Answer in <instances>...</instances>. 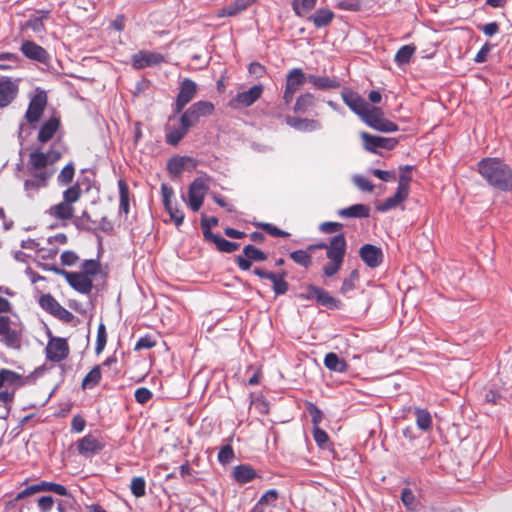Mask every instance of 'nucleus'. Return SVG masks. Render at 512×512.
Returning <instances> with one entry per match:
<instances>
[{
    "label": "nucleus",
    "instance_id": "1",
    "mask_svg": "<svg viewBox=\"0 0 512 512\" xmlns=\"http://www.w3.org/2000/svg\"><path fill=\"white\" fill-rule=\"evenodd\" d=\"M60 158L61 152L54 146L47 150L42 146L32 149L28 156L24 181V190L29 197H34L41 189L48 186Z\"/></svg>",
    "mask_w": 512,
    "mask_h": 512
},
{
    "label": "nucleus",
    "instance_id": "2",
    "mask_svg": "<svg viewBox=\"0 0 512 512\" xmlns=\"http://www.w3.org/2000/svg\"><path fill=\"white\" fill-rule=\"evenodd\" d=\"M478 172L490 186L502 191L512 190V170L501 159H482L478 163Z\"/></svg>",
    "mask_w": 512,
    "mask_h": 512
},
{
    "label": "nucleus",
    "instance_id": "3",
    "mask_svg": "<svg viewBox=\"0 0 512 512\" xmlns=\"http://www.w3.org/2000/svg\"><path fill=\"white\" fill-rule=\"evenodd\" d=\"M346 253V240L344 234L334 236L327 245L326 256L329 262L324 266L326 276L335 275L342 267Z\"/></svg>",
    "mask_w": 512,
    "mask_h": 512
},
{
    "label": "nucleus",
    "instance_id": "4",
    "mask_svg": "<svg viewBox=\"0 0 512 512\" xmlns=\"http://www.w3.org/2000/svg\"><path fill=\"white\" fill-rule=\"evenodd\" d=\"M81 189L73 185L63 192V200L49 208L48 214L58 220L67 221L74 215L73 204L80 199Z\"/></svg>",
    "mask_w": 512,
    "mask_h": 512
},
{
    "label": "nucleus",
    "instance_id": "5",
    "mask_svg": "<svg viewBox=\"0 0 512 512\" xmlns=\"http://www.w3.org/2000/svg\"><path fill=\"white\" fill-rule=\"evenodd\" d=\"M360 118L368 126L380 132L389 133L398 130V126L386 119L382 109L379 107L368 105Z\"/></svg>",
    "mask_w": 512,
    "mask_h": 512
},
{
    "label": "nucleus",
    "instance_id": "6",
    "mask_svg": "<svg viewBox=\"0 0 512 512\" xmlns=\"http://www.w3.org/2000/svg\"><path fill=\"white\" fill-rule=\"evenodd\" d=\"M209 185L207 179L204 177L196 178L188 188L187 198L182 195V199L187 203L192 211H198L205 199L208 192Z\"/></svg>",
    "mask_w": 512,
    "mask_h": 512
},
{
    "label": "nucleus",
    "instance_id": "7",
    "mask_svg": "<svg viewBox=\"0 0 512 512\" xmlns=\"http://www.w3.org/2000/svg\"><path fill=\"white\" fill-rule=\"evenodd\" d=\"M214 105L209 101H198L192 104L181 116L180 122L186 123L190 128L195 126L201 117L210 116L214 112Z\"/></svg>",
    "mask_w": 512,
    "mask_h": 512
},
{
    "label": "nucleus",
    "instance_id": "8",
    "mask_svg": "<svg viewBox=\"0 0 512 512\" xmlns=\"http://www.w3.org/2000/svg\"><path fill=\"white\" fill-rule=\"evenodd\" d=\"M307 81V76L299 68L292 69L286 80V87L283 99L286 104H289L294 97L295 92Z\"/></svg>",
    "mask_w": 512,
    "mask_h": 512
},
{
    "label": "nucleus",
    "instance_id": "9",
    "mask_svg": "<svg viewBox=\"0 0 512 512\" xmlns=\"http://www.w3.org/2000/svg\"><path fill=\"white\" fill-rule=\"evenodd\" d=\"M262 85H255L247 91L238 93L229 103L234 109L249 107L255 103L263 93Z\"/></svg>",
    "mask_w": 512,
    "mask_h": 512
},
{
    "label": "nucleus",
    "instance_id": "10",
    "mask_svg": "<svg viewBox=\"0 0 512 512\" xmlns=\"http://www.w3.org/2000/svg\"><path fill=\"white\" fill-rule=\"evenodd\" d=\"M165 62L163 55L152 51H139L132 56V65L135 69H143L160 65Z\"/></svg>",
    "mask_w": 512,
    "mask_h": 512
},
{
    "label": "nucleus",
    "instance_id": "11",
    "mask_svg": "<svg viewBox=\"0 0 512 512\" xmlns=\"http://www.w3.org/2000/svg\"><path fill=\"white\" fill-rule=\"evenodd\" d=\"M360 136L364 142V148L367 151L374 153L377 152L378 148L390 150L393 149L397 144V140L394 138L373 136L366 132H362Z\"/></svg>",
    "mask_w": 512,
    "mask_h": 512
},
{
    "label": "nucleus",
    "instance_id": "12",
    "mask_svg": "<svg viewBox=\"0 0 512 512\" xmlns=\"http://www.w3.org/2000/svg\"><path fill=\"white\" fill-rule=\"evenodd\" d=\"M196 92V83L190 79H184L180 85V91L176 99L175 112H181L182 109L195 97Z\"/></svg>",
    "mask_w": 512,
    "mask_h": 512
},
{
    "label": "nucleus",
    "instance_id": "13",
    "mask_svg": "<svg viewBox=\"0 0 512 512\" xmlns=\"http://www.w3.org/2000/svg\"><path fill=\"white\" fill-rule=\"evenodd\" d=\"M175 120L174 117L169 118V123L166 126V142L170 145H177L188 133L190 127L183 122H180V118L178 119L177 124H172Z\"/></svg>",
    "mask_w": 512,
    "mask_h": 512
},
{
    "label": "nucleus",
    "instance_id": "14",
    "mask_svg": "<svg viewBox=\"0 0 512 512\" xmlns=\"http://www.w3.org/2000/svg\"><path fill=\"white\" fill-rule=\"evenodd\" d=\"M69 347L65 339L52 338L46 347V356L49 360L59 362L68 356Z\"/></svg>",
    "mask_w": 512,
    "mask_h": 512
},
{
    "label": "nucleus",
    "instance_id": "15",
    "mask_svg": "<svg viewBox=\"0 0 512 512\" xmlns=\"http://www.w3.org/2000/svg\"><path fill=\"white\" fill-rule=\"evenodd\" d=\"M67 282L78 292L87 294L92 289V280L84 273L62 271Z\"/></svg>",
    "mask_w": 512,
    "mask_h": 512
},
{
    "label": "nucleus",
    "instance_id": "16",
    "mask_svg": "<svg viewBox=\"0 0 512 512\" xmlns=\"http://www.w3.org/2000/svg\"><path fill=\"white\" fill-rule=\"evenodd\" d=\"M341 97L344 103L359 117L364 114L369 105L358 93L350 89H344L341 92Z\"/></svg>",
    "mask_w": 512,
    "mask_h": 512
},
{
    "label": "nucleus",
    "instance_id": "17",
    "mask_svg": "<svg viewBox=\"0 0 512 512\" xmlns=\"http://www.w3.org/2000/svg\"><path fill=\"white\" fill-rule=\"evenodd\" d=\"M30 379L31 376H22L8 369L0 370V388L13 387L14 389H18L29 383Z\"/></svg>",
    "mask_w": 512,
    "mask_h": 512
},
{
    "label": "nucleus",
    "instance_id": "18",
    "mask_svg": "<svg viewBox=\"0 0 512 512\" xmlns=\"http://www.w3.org/2000/svg\"><path fill=\"white\" fill-rule=\"evenodd\" d=\"M359 253L363 262L371 268L378 267L383 259L381 249L371 244L362 246Z\"/></svg>",
    "mask_w": 512,
    "mask_h": 512
},
{
    "label": "nucleus",
    "instance_id": "19",
    "mask_svg": "<svg viewBox=\"0 0 512 512\" xmlns=\"http://www.w3.org/2000/svg\"><path fill=\"white\" fill-rule=\"evenodd\" d=\"M46 100V95L43 93H39L31 99L26 112V119L29 122H36L39 120L46 106Z\"/></svg>",
    "mask_w": 512,
    "mask_h": 512
},
{
    "label": "nucleus",
    "instance_id": "20",
    "mask_svg": "<svg viewBox=\"0 0 512 512\" xmlns=\"http://www.w3.org/2000/svg\"><path fill=\"white\" fill-rule=\"evenodd\" d=\"M21 52L29 59L46 62L48 60V53L44 48L36 44L35 42L26 40L21 45Z\"/></svg>",
    "mask_w": 512,
    "mask_h": 512
},
{
    "label": "nucleus",
    "instance_id": "21",
    "mask_svg": "<svg viewBox=\"0 0 512 512\" xmlns=\"http://www.w3.org/2000/svg\"><path fill=\"white\" fill-rule=\"evenodd\" d=\"M102 448V443L92 435H86L79 441L78 444L79 453L85 457L93 456L94 454L101 451Z\"/></svg>",
    "mask_w": 512,
    "mask_h": 512
},
{
    "label": "nucleus",
    "instance_id": "22",
    "mask_svg": "<svg viewBox=\"0 0 512 512\" xmlns=\"http://www.w3.org/2000/svg\"><path fill=\"white\" fill-rule=\"evenodd\" d=\"M18 86L9 79L0 80V107L8 106L15 98Z\"/></svg>",
    "mask_w": 512,
    "mask_h": 512
},
{
    "label": "nucleus",
    "instance_id": "23",
    "mask_svg": "<svg viewBox=\"0 0 512 512\" xmlns=\"http://www.w3.org/2000/svg\"><path fill=\"white\" fill-rule=\"evenodd\" d=\"M255 0H235L228 6L220 9L216 16L217 17H232L236 16L240 12L246 10L248 7H250Z\"/></svg>",
    "mask_w": 512,
    "mask_h": 512
},
{
    "label": "nucleus",
    "instance_id": "24",
    "mask_svg": "<svg viewBox=\"0 0 512 512\" xmlns=\"http://www.w3.org/2000/svg\"><path fill=\"white\" fill-rule=\"evenodd\" d=\"M233 477L239 484H246L260 476L250 465L241 464L234 467Z\"/></svg>",
    "mask_w": 512,
    "mask_h": 512
},
{
    "label": "nucleus",
    "instance_id": "25",
    "mask_svg": "<svg viewBox=\"0 0 512 512\" xmlns=\"http://www.w3.org/2000/svg\"><path fill=\"white\" fill-rule=\"evenodd\" d=\"M408 195L409 193L397 188V191L393 196L387 198L385 201L377 205V210L380 212H386L395 209L407 199Z\"/></svg>",
    "mask_w": 512,
    "mask_h": 512
},
{
    "label": "nucleus",
    "instance_id": "26",
    "mask_svg": "<svg viewBox=\"0 0 512 512\" xmlns=\"http://www.w3.org/2000/svg\"><path fill=\"white\" fill-rule=\"evenodd\" d=\"M307 81L319 90H328L340 87L339 81L327 76H316L314 74L307 75Z\"/></svg>",
    "mask_w": 512,
    "mask_h": 512
},
{
    "label": "nucleus",
    "instance_id": "27",
    "mask_svg": "<svg viewBox=\"0 0 512 512\" xmlns=\"http://www.w3.org/2000/svg\"><path fill=\"white\" fill-rule=\"evenodd\" d=\"M306 298H316L319 303L327 307H336L337 301L321 288L310 286L307 289Z\"/></svg>",
    "mask_w": 512,
    "mask_h": 512
},
{
    "label": "nucleus",
    "instance_id": "28",
    "mask_svg": "<svg viewBox=\"0 0 512 512\" xmlns=\"http://www.w3.org/2000/svg\"><path fill=\"white\" fill-rule=\"evenodd\" d=\"M58 128L59 120L57 118L49 119L42 125L38 134V141L42 144L47 143L53 138Z\"/></svg>",
    "mask_w": 512,
    "mask_h": 512
},
{
    "label": "nucleus",
    "instance_id": "29",
    "mask_svg": "<svg viewBox=\"0 0 512 512\" xmlns=\"http://www.w3.org/2000/svg\"><path fill=\"white\" fill-rule=\"evenodd\" d=\"M188 166H195L193 159L189 157H175L168 162V170L173 175L181 174Z\"/></svg>",
    "mask_w": 512,
    "mask_h": 512
},
{
    "label": "nucleus",
    "instance_id": "30",
    "mask_svg": "<svg viewBox=\"0 0 512 512\" xmlns=\"http://www.w3.org/2000/svg\"><path fill=\"white\" fill-rule=\"evenodd\" d=\"M324 365L327 369L340 373L346 372L348 369L347 363L333 352L326 354L324 358Z\"/></svg>",
    "mask_w": 512,
    "mask_h": 512
},
{
    "label": "nucleus",
    "instance_id": "31",
    "mask_svg": "<svg viewBox=\"0 0 512 512\" xmlns=\"http://www.w3.org/2000/svg\"><path fill=\"white\" fill-rule=\"evenodd\" d=\"M334 18V13L326 8L318 9L313 15L309 17V20L317 27H324L329 25Z\"/></svg>",
    "mask_w": 512,
    "mask_h": 512
},
{
    "label": "nucleus",
    "instance_id": "32",
    "mask_svg": "<svg viewBox=\"0 0 512 512\" xmlns=\"http://www.w3.org/2000/svg\"><path fill=\"white\" fill-rule=\"evenodd\" d=\"M370 208L364 204H355L350 207L341 209L338 214L341 217H358L365 218L369 216Z\"/></svg>",
    "mask_w": 512,
    "mask_h": 512
},
{
    "label": "nucleus",
    "instance_id": "33",
    "mask_svg": "<svg viewBox=\"0 0 512 512\" xmlns=\"http://www.w3.org/2000/svg\"><path fill=\"white\" fill-rule=\"evenodd\" d=\"M414 414L418 428L423 431H428L432 425V417L430 413L425 409L416 408Z\"/></svg>",
    "mask_w": 512,
    "mask_h": 512
},
{
    "label": "nucleus",
    "instance_id": "34",
    "mask_svg": "<svg viewBox=\"0 0 512 512\" xmlns=\"http://www.w3.org/2000/svg\"><path fill=\"white\" fill-rule=\"evenodd\" d=\"M315 105V97L311 93H305L300 95L295 103V111L304 113L309 108L313 107Z\"/></svg>",
    "mask_w": 512,
    "mask_h": 512
},
{
    "label": "nucleus",
    "instance_id": "35",
    "mask_svg": "<svg viewBox=\"0 0 512 512\" xmlns=\"http://www.w3.org/2000/svg\"><path fill=\"white\" fill-rule=\"evenodd\" d=\"M288 124L301 131H312L319 128V123L315 120L308 119H289Z\"/></svg>",
    "mask_w": 512,
    "mask_h": 512
},
{
    "label": "nucleus",
    "instance_id": "36",
    "mask_svg": "<svg viewBox=\"0 0 512 512\" xmlns=\"http://www.w3.org/2000/svg\"><path fill=\"white\" fill-rule=\"evenodd\" d=\"M316 2L317 0H294L292 8L297 16H303L315 7Z\"/></svg>",
    "mask_w": 512,
    "mask_h": 512
},
{
    "label": "nucleus",
    "instance_id": "37",
    "mask_svg": "<svg viewBox=\"0 0 512 512\" xmlns=\"http://www.w3.org/2000/svg\"><path fill=\"white\" fill-rule=\"evenodd\" d=\"M40 306L49 312L51 315H55L59 307L61 306L57 300L50 294L42 295L39 299Z\"/></svg>",
    "mask_w": 512,
    "mask_h": 512
},
{
    "label": "nucleus",
    "instance_id": "38",
    "mask_svg": "<svg viewBox=\"0 0 512 512\" xmlns=\"http://www.w3.org/2000/svg\"><path fill=\"white\" fill-rule=\"evenodd\" d=\"M101 380V370L100 366H95L83 379L82 387L86 388H94Z\"/></svg>",
    "mask_w": 512,
    "mask_h": 512
},
{
    "label": "nucleus",
    "instance_id": "39",
    "mask_svg": "<svg viewBox=\"0 0 512 512\" xmlns=\"http://www.w3.org/2000/svg\"><path fill=\"white\" fill-rule=\"evenodd\" d=\"M278 498V492L275 489L268 490L261 496L254 507L255 511L263 512V506L272 505Z\"/></svg>",
    "mask_w": 512,
    "mask_h": 512
},
{
    "label": "nucleus",
    "instance_id": "40",
    "mask_svg": "<svg viewBox=\"0 0 512 512\" xmlns=\"http://www.w3.org/2000/svg\"><path fill=\"white\" fill-rule=\"evenodd\" d=\"M37 485L39 492L49 491L61 496L68 495L67 489L61 484L43 481Z\"/></svg>",
    "mask_w": 512,
    "mask_h": 512
},
{
    "label": "nucleus",
    "instance_id": "41",
    "mask_svg": "<svg viewBox=\"0 0 512 512\" xmlns=\"http://www.w3.org/2000/svg\"><path fill=\"white\" fill-rule=\"evenodd\" d=\"M415 53V47L412 45H405L401 47L395 55V61L397 64L402 65L410 61L411 57Z\"/></svg>",
    "mask_w": 512,
    "mask_h": 512
},
{
    "label": "nucleus",
    "instance_id": "42",
    "mask_svg": "<svg viewBox=\"0 0 512 512\" xmlns=\"http://www.w3.org/2000/svg\"><path fill=\"white\" fill-rule=\"evenodd\" d=\"M119 196H120V209L126 214L129 212V189L125 181H118Z\"/></svg>",
    "mask_w": 512,
    "mask_h": 512
},
{
    "label": "nucleus",
    "instance_id": "43",
    "mask_svg": "<svg viewBox=\"0 0 512 512\" xmlns=\"http://www.w3.org/2000/svg\"><path fill=\"white\" fill-rule=\"evenodd\" d=\"M310 251L308 249L306 251L304 250H297L290 254V258L297 263L298 265H301L303 267H309L312 262L311 255L309 254Z\"/></svg>",
    "mask_w": 512,
    "mask_h": 512
},
{
    "label": "nucleus",
    "instance_id": "44",
    "mask_svg": "<svg viewBox=\"0 0 512 512\" xmlns=\"http://www.w3.org/2000/svg\"><path fill=\"white\" fill-rule=\"evenodd\" d=\"M0 338L1 341L11 348H18L20 346V336L12 328L8 329Z\"/></svg>",
    "mask_w": 512,
    "mask_h": 512
},
{
    "label": "nucleus",
    "instance_id": "45",
    "mask_svg": "<svg viewBox=\"0 0 512 512\" xmlns=\"http://www.w3.org/2000/svg\"><path fill=\"white\" fill-rule=\"evenodd\" d=\"M211 240H213V242L216 244L217 248L222 251V252H226V253H231L235 250H237L238 248V244L237 243H234V242H230L220 236H213L211 238Z\"/></svg>",
    "mask_w": 512,
    "mask_h": 512
},
{
    "label": "nucleus",
    "instance_id": "46",
    "mask_svg": "<svg viewBox=\"0 0 512 512\" xmlns=\"http://www.w3.org/2000/svg\"><path fill=\"white\" fill-rule=\"evenodd\" d=\"M74 174V166L72 163H69L60 171L57 176V181L60 185H67L73 180Z\"/></svg>",
    "mask_w": 512,
    "mask_h": 512
},
{
    "label": "nucleus",
    "instance_id": "47",
    "mask_svg": "<svg viewBox=\"0 0 512 512\" xmlns=\"http://www.w3.org/2000/svg\"><path fill=\"white\" fill-rule=\"evenodd\" d=\"M243 253L246 258L253 261H264L267 258L266 255L261 250H259L253 245L245 246L243 249Z\"/></svg>",
    "mask_w": 512,
    "mask_h": 512
},
{
    "label": "nucleus",
    "instance_id": "48",
    "mask_svg": "<svg viewBox=\"0 0 512 512\" xmlns=\"http://www.w3.org/2000/svg\"><path fill=\"white\" fill-rule=\"evenodd\" d=\"M146 483L142 477H134L131 480L130 489L135 497H142L145 495Z\"/></svg>",
    "mask_w": 512,
    "mask_h": 512
},
{
    "label": "nucleus",
    "instance_id": "49",
    "mask_svg": "<svg viewBox=\"0 0 512 512\" xmlns=\"http://www.w3.org/2000/svg\"><path fill=\"white\" fill-rule=\"evenodd\" d=\"M359 279V273L357 270H353L350 275L344 279L341 286V293L346 294L355 288V284Z\"/></svg>",
    "mask_w": 512,
    "mask_h": 512
},
{
    "label": "nucleus",
    "instance_id": "50",
    "mask_svg": "<svg viewBox=\"0 0 512 512\" xmlns=\"http://www.w3.org/2000/svg\"><path fill=\"white\" fill-rule=\"evenodd\" d=\"M47 14H43L42 16H34L31 17L26 23L25 27L31 29L36 33H41L44 31V23L43 19L46 18Z\"/></svg>",
    "mask_w": 512,
    "mask_h": 512
},
{
    "label": "nucleus",
    "instance_id": "51",
    "mask_svg": "<svg viewBox=\"0 0 512 512\" xmlns=\"http://www.w3.org/2000/svg\"><path fill=\"white\" fill-rule=\"evenodd\" d=\"M411 168L406 166L402 168L399 176L398 188L409 193V183L411 181Z\"/></svg>",
    "mask_w": 512,
    "mask_h": 512
},
{
    "label": "nucleus",
    "instance_id": "52",
    "mask_svg": "<svg viewBox=\"0 0 512 512\" xmlns=\"http://www.w3.org/2000/svg\"><path fill=\"white\" fill-rule=\"evenodd\" d=\"M352 181L361 191L372 192L374 190V185L365 176L354 175Z\"/></svg>",
    "mask_w": 512,
    "mask_h": 512
},
{
    "label": "nucleus",
    "instance_id": "53",
    "mask_svg": "<svg viewBox=\"0 0 512 512\" xmlns=\"http://www.w3.org/2000/svg\"><path fill=\"white\" fill-rule=\"evenodd\" d=\"M165 208L168 211L171 220L174 221L175 225L180 226L184 220V213L173 203L165 206Z\"/></svg>",
    "mask_w": 512,
    "mask_h": 512
},
{
    "label": "nucleus",
    "instance_id": "54",
    "mask_svg": "<svg viewBox=\"0 0 512 512\" xmlns=\"http://www.w3.org/2000/svg\"><path fill=\"white\" fill-rule=\"evenodd\" d=\"M335 7L346 11H359L362 5L359 0H341L335 4Z\"/></svg>",
    "mask_w": 512,
    "mask_h": 512
},
{
    "label": "nucleus",
    "instance_id": "55",
    "mask_svg": "<svg viewBox=\"0 0 512 512\" xmlns=\"http://www.w3.org/2000/svg\"><path fill=\"white\" fill-rule=\"evenodd\" d=\"M106 341H107V335H106L105 326L103 324H100L98 327L97 341H96V348H95V351L97 354H100L103 351V349L106 345Z\"/></svg>",
    "mask_w": 512,
    "mask_h": 512
},
{
    "label": "nucleus",
    "instance_id": "56",
    "mask_svg": "<svg viewBox=\"0 0 512 512\" xmlns=\"http://www.w3.org/2000/svg\"><path fill=\"white\" fill-rule=\"evenodd\" d=\"M217 224H218V219L215 218V217L203 218L202 219L201 225H202V228H203L204 236L207 239H211L213 236H215L214 234L211 233L210 228L213 227V226H216Z\"/></svg>",
    "mask_w": 512,
    "mask_h": 512
},
{
    "label": "nucleus",
    "instance_id": "57",
    "mask_svg": "<svg viewBox=\"0 0 512 512\" xmlns=\"http://www.w3.org/2000/svg\"><path fill=\"white\" fill-rule=\"evenodd\" d=\"M273 289L277 295L284 294L288 290V283L282 276L276 275L272 280Z\"/></svg>",
    "mask_w": 512,
    "mask_h": 512
},
{
    "label": "nucleus",
    "instance_id": "58",
    "mask_svg": "<svg viewBox=\"0 0 512 512\" xmlns=\"http://www.w3.org/2000/svg\"><path fill=\"white\" fill-rule=\"evenodd\" d=\"M82 269V273L86 274L88 277L95 275L99 272V263L95 260H86L82 264Z\"/></svg>",
    "mask_w": 512,
    "mask_h": 512
},
{
    "label": "nucleus",
    "instance_id": "59",
    "mask_svg": "<svg viewBox=\"0 0 512 512\" xmlns=\"http://www.w3.org/2000/svg\"><path fill=\"white\" fill-rule=\"evenodd\" d=\"M233 458L234 452L231 446L229 445L222 447L218 453V460L223 464L231 462Z\"/></svg>",
    "mask_w": 512,
    "mask_h": 512
},
{
    "label": "nucleus",
    "instance_id": "60",
    "mask_svg": "<svg viewBox=\"0 0 512 512\" xmlns=\"http://www.w3.org/2000/svg\"><path fill=\"white\" fill-rule=\"evenodd\" d=\"M152 397V393L149 389L141 387L135 391V399L138 403L144 404L148 402Z\"/></svg>",
    "mask_w": 512,
    "mask_h": 512
},
{
    "label": "nucleus",
    "instance_id": "61",
    "mask_svg": "<svg viewBox=\"0 0 512 512\" xmlns=\"http://www.w3.org/2000/svg\"><path fill=\"white\" fill-rule=\"evenodd\" d=\"M308 411L314 427H319L318 425L322 420V412L312 403L308 404Z\"/></svg>",
    "mask_w": 512,
    "mask_h": 512
},
{
    "label": "nucleus",
    "instance_id": "62",
    "mask_svg": "<svg viewBox=\"0 0 512 512\" xmlns=\"http://www.w3.org/2000/svg\"><path fill=\"white\" fill-rule=\"evenodd\" d=\"M156 345V341L150 336L141 337L136 345L135 350L150 349Z\"/></svg>",
    "mask_w": 512,
    "mask_h": 512
},
{
    "label": "nucleus",
    "instance_id": "63",
    "mask_svg": "<svg viewBox=\"0 0 512 512\" xmlns=\"http://www.w3.org/2000/svg\"><path fill=\"white\" fill-rule=\"evenodd\" d=\"M342 227H343V225L338 222H324L320 225L319 229L323 233L330 234V233H335V232L341 230Z\"/></svg>",
    "mask_w": 512,
    "mask_h": 512
},
{
    "label": "nucleus",
    "instance_id": "64",
    "mask_svg": "<svg viewBox=\"0 0 512 512\" xmlns=\"http://www.w3.org/2000/svg\"><path fill=\"white\" fill-rule=\"evenodd\" d=\"M402 501L404 503V505L410 509V510H413L414 509V503H415V497H414V494L412 493V491L410 489H404L402 491Z\"/></svg>",
    "mask_w": 512,
    "mask_h": 512
}]
</instances>
